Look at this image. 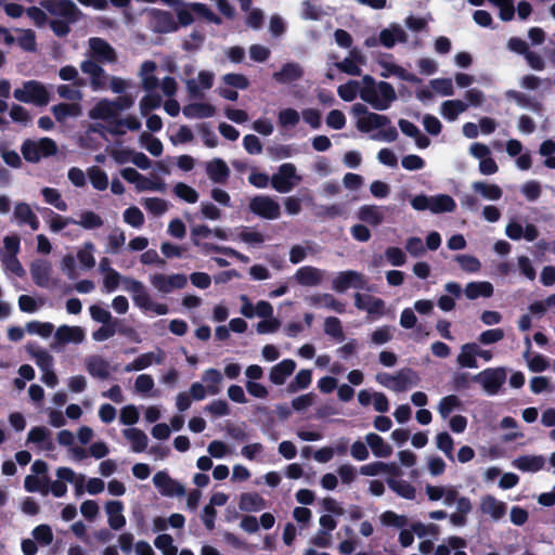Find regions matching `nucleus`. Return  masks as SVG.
Returning <instances> with one entry per match:
<instances>
[{"instance_id":"1","label":"nucleus","mask_w":555,"mask_h":555,"mask_svg":"<svg viewBox=\"0 0 555 555\" xmlns=\"http://www.w3.org/2000/svg\"><path fill=\"white\" fill-rule=\"evenodd\" d=\"M120 284L124 291L130 294L134 306L143 313L166 315L169 312V308L166 304L157 302L152 299L146 286L141 281L131 276L121 275L113 268H106L103 278L104 292L112 293Z\"/></svg>"},{"instance_id":"2","label":"nucleus","mask_w":555,"mask_h":555,"mask_svg":"<svg viewBox=\"0 0 555 555\" xmlns=\"http://www.w3.org/2000/svg\"><path fill=\"white\" fill-rule=\"evenodd\" d=\"M360 98L373 108L387 109L397 99L393 87L385 81L376 82L371 76H364L360 89Z\"/></svg>"},{"instance_id":"3","label":"nucleus","mask_w":555,"mask_h":555,"mask_svg":"<svg viewBox=\"0 0 555 555\" xmlns=\"http://www.w3.org/2000/svg\"><path fill=\"white\" fill-rule=\"evenodd\" d=\"M356 126L361 132L378 130L376 133L372 134V139L377 141L392 142L398 137L396 128L390 126V121L385 115L370 112L362 118H358Z\"/></svg>"},{"instance_id":"4","label":"nucleus","mask_w":555,"mask_h":555,"mask_svg":"<svg viewBox=\"0 0 555 555\" xmlns=\"http://www.w3.org/2000/svg\"><path fill=\"white\" fill-rule=\"evenodd\" d=\"M14 98L24 103H31L37 106H44L50 102V94L46 86L37 80L25 81L13 92Z\"/></svg>"},{"instance_id":"5","label":"nucleus","mask_w":555,"mask_h":555,"mask_svg":"<svg viewBox=\"0 0 555 555\" xmlns=\"http://www.w3.org/2000/svg\"><path fill=\"white\" fill-rule=\"evenodd\" d=\"M151 286L160 295H168L175 291L182 289L188 284V276L183 273L154 272L150 274Z\"/></svg>"},{"instance_id":"6","label":"nucleus","mask_w":555,"mask_h":555,"mask_svg":"<svg viewBox=\"0 0 555 555\" xmlns=\"http://www.w3.org/2000/svg\"><path fill=\"white\" fill-rule=\"evenodd\" d=\"M25 160L38 163L41 158L54 155L57 152L56 143L50 138L26 140L21 147Z\"/></svg>"},{"instance_id":"7","label":"nucleus","mask_w":555,"mask_h":555,"mask_svg":"<svg viewBox=\"0 0 555 555\" xmlns=\"http://www.w3.org/2000/svg\"><path fill=\"white\" fill-rule=\"evenodd\" d=\"M302 180L297 168L292 163L282 164L278 171L271 177L272 188L280 193H288Z\"/></svg>"},{"instance_id":"8","label":"nucleus","mask_w":555,"mask_h":555,"mask_svg":"<svg viewBox=\"0 0 555 555\" xmlns=\"http://www.w3.org/2000/svg\"><path fill=\"white\" fill-rule=\"evenodd\" d=\"M375 378L382 386L397 392L404 391L418 382L416 373L411 370H401L395 375L378 373Z\"/></svg>"},{"instance_id":"9","label":"nucleus","mask_w":555,"mask_h":555,"mask_svg":"<svg viewBox=\"0 0 555 555\" xmlns=\"http://www.w3.org/2000/svg\"><path fill=\"white\" fill-rule=\"evenodd\" d=\"M120 175L126 181L132 183L138 192L165 191V183L162 180L149 179L131 167L124 168Z\"/></svg>"},{"instance_id":"10","label":"nucleus","mask_w":555,"mask_h":555,"mask_svg":"<svg viewBox=\"0 0 555 555\" xmlns=\"http://www.w3.org/2000/svg\"><path fill=\"white\" fill-rule=\"evenodd\" d=\"M474 379L478 382L488 395H495L505 383L506 372L503 367L486 369L478 373Z\"/></svg>"},{"instance_id":"11","label":"nucleus","mask_w":555,"mask_h":555,"mask_svg":"<svg viewBox=\"0 0 555 555\" xmlns=\"http://www.w3.org/2000/svg\"><path fill=\"white\" fill-rule=\"evenodd\" d=\"M249 209L257 216L264 219H278L281 216L280 204L270 196H255L249 202Z\"/></svg>"},{"instance_id":"12","label":"nucleus","mask_w":555,"mask_h":555,"mask_svg":"<svg viewBox=\"0 0 555 555\" xmlns=\"http://www.w3.org/2000/svg\"><path fill=\"white\" fill-rule=\"evenodd\" d=\"M86 339V331L78 325H60L54 332L53 348L67 344H81Z\"/></svg>"},{"instance_id":"13","label":"nucleus","mask_w":555,"mask_h":555,"mask_svg":"<svg viewBox=\"0 0 555 555\" xmlns=\"http://www.w3.org/2000/svg\"><path fill=\"white\" fill-rule=\"evenodd\" d=\"M153 483L162 495L182 496L185 489L182 483L172 479L166 472H158L153 477Z\"/></svg>"},{"instance_id":"14","label":"nucleus","mask_w":555,"mask_h":555,"mask_svg":"<svg viewBox=\"0 0 555 555\" xmlns=\"http://www.w3.org/2000/svg\"><path fill=\"white\" fill-rule=\"evenodd\" d=\"M365 280L357 271H343L336 274L332 282V288L338 293H344L349 288H364Z\"/></svg>"},{"instance_id":"15","label":"nucleus","mask_w":555,"mask_h":555,"mask_svg":"<svg viewBox=\"0 0 555 555\" xmlns=\"http://www.w3.org/2000/svg\"><path fill=\"white\" fill-rule=\"evenodd\" d=\"M215 74L211 70H199L196 77L184 79L190 95L199 96L214 85Z\"/></svg>"},{"instance_id":"16","label":"nucleus","mask_w":555,"mask_h":555,"mask_svg":"<svg viewBox=\"0 0 555 555\" xmlns=\"http://www.w3.org/2000/svg\"><path fill=\"white\" fill-rule=\"evenodd\" d=\"M44 8L54 16L74 22L78 18L79 10L72 0H49Z\"/></svg>"},{"instance_id":"17","label":"nucleus","mask_w":555,"mask_h":555,"mask_svg":"<svg viewBox=\"0 0 555 555\" xmlns=\"http://www.w3.org/2000/svg\"><path fill=\"white\" fill-rule=\"evenodd\" d=\"M12 221L18 225H28L33 231H37L40 227L38 216L35 214L29 204L25 202H16L13 208Z\"/></svg>"},{"instance_id":"18","label":"nucleus","mask_w":555,"mask_h":555,"mask_svg":"<svg viewBox=\"0 0 555 555\" xmlns=\"http://www.w3.org/2000/svg\"><path fill=\"white\" fill-rule=\"evenodd\" d=\"M240 300L242 302L240 312L245 318L258 317L266 319L273 315V307L269 301L259 300L256 305H253L246 295H241Z\"/></svg>"},{"instance_id":"19","label":"nucleus","mask_w":555,"mask_h":555,"mask_svg":"<svg viewBox=\"0 0 555 555\" xmlns=\"http://www.w3.org/2000/svg\"><path fill=\"white\" fill-rule=\"evenodd\" d=\"M354 305L358 309L365 311L375 319L385 314L384 300L372 295L357 293L354 295Z\"/></svg>"},{"instance_id":"20","label":"nucleus","mask_w":555,"mask_h":555,"mask_svg":"<svg viewBox=\"0 0 555 555\" xmlns=\"http://www.w3.org/2000/svg\"><path fill=\"white\" fill-rule=\"evenodd\" d=\"M505 234L513 241H519L525 238L528 242H532L538 238L539 230L532 223L522 225L516 220H511L505 228Z\"/></svg>"},{"instance_id":"21","label":"nucleus","mask_w":555,"mask_h":555,"mask_svg":"<svg viewBox=\"0 0 555 555\" xmlns=\"http://www.w3.org/2000/svg\"><path fill=\"white\" fill-rule=\"evenodd\" d=\"M507 506L503 501L498 500L493 495L487 494L480 499L479 511L482 515L489 517L493 521L501 520L506 514Z\"/></svg>"},{"instance_id":"22","label":"nucleus","mask_w":555,"mask_h":555,"mask_svg":"<svg viewBox=\"0 0 555 555\" xmlns=\"http://www.w3.org/2000/svg\"><path fill=\"white\" fill-rule=\"evenodd\" d=\"M408 33L397 23L389 24L379 33V43L387 49L393 48L397 43L408 42Z\"/></svg>"},{"instance_id":"23","label":"nucleus","mask_w":555,"mask_h":555,"mask_svg":"<svg viewBox=\"0 0 555 555\" xmlns=\"http://www.w3.org/2000/svg\"><path fill=\"white\" fill-rule=\"evenodd\" d=\"M166 358L163 349L157 348L153 351L145 352L137 357L132 362L126 365V372L142 371L153 364H162Z\"/></svg>"},{"instance_id":"24","label":"nucleus","mask_w":555,"mask_h":555,"mask_svg":"<svg viewBox=\"0 0 555 555\" xmlns=\"http://www.w3.org/2000/svg\"><path fill=\"white\" fill-rule=\"evenodd\" d=\"M52 264L47 259H37L30 264V275L39 287H50L52 284Z\"/></svg>"},{"instance_id":"25","label":"nucleus","mask_w":555,"mask_h":555,"mask_svg":"<svg viewBox=\"0 0 555 555\" xmlns=\"http://www.w3.org/2000/svg\"><path fill=\"white\" fill-rule=\"evenodd\" d=\"M82 73L89 76L90 85L94 91L106 88L107 77L104 69L93 60L88 59L80 65Z\"/></svg>"},{"instance_id":"26","label":"nucleus","mask_w":555,"mask_h":555,"mask_svg":"<svg viewBox=\"0 0 555 555\" xmlns=\"http://www.w3.org/2000/svg\"><path fill=\"white\" fill-rule=\"evenodd\" d=\"M512 465L522 473L534 474L544 468L545 457L541 454H525L514 459Z\"/></svg>"},{"instance_id":"27","label":"nucleus","mask_w":555,"mask_h":555,"mask_svg":"<svg viewBox=\"0 0 555 555\" xmlns=\"http://www.w3.org/2000/svg\"><path fill=\"white\" fill-rule=\"evenodd\" d=\"M124 504L118 500H109L104 505V511L107 516V524L113 530H120L126 525V517L124 515Z\"/></svg>"},{"instance_id":"28","label":"nucleus","mask_w":555,"mask_h":555,"mask_svg":"<svg viewBox=\"0 0 555 555\" xmlns=\"http://www.w3.org/2000/svg\"><path fill=\"white\" fill-rule=\"evenodd\" d=\"M360 474L367 477L388 475L395 477L399 475V467L395 462H372L360 467Z\"/></svg>"},{"instance_id":"29","label":"nucleus","mask_w":555,"mask_h":555,"mask_svg":"<svg viewBox=\"0 0 555 555\" xmlns=\"http://www.w3.org/2000/svg\"><path fill=\"white\" fill-rule=\"evenodd\" d=\"M89 48L92 53V57L102 63H114L116 61L114 49L101 38H91L89 40Z\"/></svg>"},{"instance_id":"30","label":"nucleus","mask_w":555,"mask_h":555,"mask_svg":"<svg viewBox=\"0 0 555 555\" xmlns=\"http://www.w3.org/2000/svg\"><path fill=\"white\" fill-rule=\"evenodd\" d=\"M357 217L366 224L378 227L385 220V208L376 205H362L357 211Z\"/></svg>"},{"instance_id":"31","label":"nucleus","mask_w":555,"mask_h":555,"mask_svg":"<svg viewBox=\"0 0 555 555\" xmlns=\"http://www.w3.org/2000/svg\"><path fill=\"white\" fill-rule=\"evenodd\" d=\"M378 66L382 68L380 76L384 78H388L391 76H396L397 78L405 81L415 82L417 81V78L415 75L406 72L403 67L400 65L389 61L382 59L378 61Z\"/></svg>"},{"instance_id":"32","label":"nucleus","mask_w":555,"mask_h":555,"mask_svg":"<svg viewBox=\"0 0 555 555\" xmlns=\"http://www.w3.org/2000/svg\"><path fill=\"white\" fill-rule=\"evenodd\" d=\"M27 442L36 443L41 450L51 451L54 448L51 430L43 426L33 427L27 435Z\"/></svg>"},{"instance_id":"33","label":"nucleus","mask_w":555,"mask_h":555,"mask_svg":"<svg viewBox=\"0 0 555 555\" xmlns=\"http://www.w3.org/2000/svg\"><path fill=\"white\" fill-rule=\"evenodd\" d=\"M456 509L449 515V520L454 527H463L467 524V516L473 509L470 500L460 495L454 502Z\"/></svg>"},{"instance_id":"34","label":"nucleus","mask_w":555,"mask_h":555,"mask_svg":"<svg viewBox=\"0 0 555 555\" xmlns=\"http://www.w3.org/2000/svg\"><path fill=\"white\" fill-rule=\"evenodd\" d=\"M295 369L296 362L292 359H285L271 367L269 378L274 385H283Z\"/></svg>"},{"instance_id":"35","label":"nucleus","mask_w":555,"mask_h":555,"mask_svg":"<svg viewBox=\"0 0 555 555\" xmlns=\"http://www.w3.org/2000/svg\"><path fill=\"white\" fill-rule=\"evenodd\" d=\"M122 436L130 444L131 451L134 453H141L147 448L149 438L146 434L137 427H128L124 429Z\"/></svg>"},{"instance_id":"36","label":"nucleus","mask_w":555,"mask_h":555,"mask_svg":"<svg viewBox=\"0 0 555 555\" xmlns=\"http://www.w3.org/2000/svg\"><path fill=\"white\" fill-rule=\"evenodd\" d=\"M324 272L313 267H301L295 273V280L305 286H317L324 280Z\"/></svg>"},{"instance_id":"37","label":"nucleus","mask_w":555,"mask_h":555,"mask_svg":"<svg viewBox=\"0 0 555 555\" xmlns=\"http://www.w3.org/2000/svg\"><path fill=\"white\" fill-rule=\"evenodd\" d=\"M365 443L372 450L375 457H389L392 454V447L375 433H369L364 437Z\"/></svg>"},{"instance_id":"38","label":"nucleus","mask_w":555,"mask_h":555,"mask_svg":"<svg viewBox=\"0 0 555 555\" xmlns=\"http://www.w3.org/2000/svg\"><path fill=\"white\" fill-rule=\"evenodd\" d=\"M183 115L190 119L209 118L216 114V107L207 102H194L185 105Z\"/></svg>"},{"instance_id":"39","label":"nucleus","mask_w":555,"mask_h":555,"mask_svg":"<svg viewBox=\"0 0 555 555\" xmlns=\"http://www.w3.org/2000/svg\"><path fill=\"white\" fill-rule=\"evenodd\" d=\"M91 119H100V120H113L117 117V112L115 109V104L113 101L102 99L100 100L88 113Z\"/></svg>"},{"instance_id":"40","label":"nucleus","mask_w":555,"mask_h":555,"mask_svg":"<svg viewBox=\"0 0 555 555\" xmlns=\"http://www.w3.org/2000/svg\"><path fill=\"white\" fill-rule=\"evenodd\" d=\"M477 344L467 343L461 346L456 363L463 369H477Z\"/></svg>"},{"instance_id":"41","label":"nucleus","mask_w":555,"mask_h":555,"mask_svg":"<svg viewBox=\"0 0 555 555\" xmlns=\"http://www.w3.org/2000/svg\"><path fill=\"white\" fill-rule=\"evenodd\" d=\"M266 507L263 498L255 492H244L238 498V508L243 512L256 513Z\"/></svg>"},{"instance_id":"42","label":"nucleus","mask_w":555,"mask_h":555,"mask_svg":"<svg viewBox=\"0 0 555 555\" xmlns=\"http://www.w3.org/2000/svg\"><path fill=\"white\" fill-rule=\"evenodd\" d=\"M206 172L208 178L215 183H223L230 175V169L222 159L215 158L207 163Z\"/></svg>"},{"instance_id":"43","label":"nucleus","mask_w":555,"mask_h":555,"mask_svg":"<svg viewBox=\"0 0 555 555\" xmlns=\"http://www.w3.org/2000/svg\"><path fill=\"white\" fill-rule=\"evenodd\" d=\"M86 369L91 376L96 378L105 379L111 374L109 363L98 356L90 357L86 360Z\"/></svg>"},{"instance_id":"44","label":"nucleus","mask_w":555,"mask_h":555,"mask_svg":"<svg viewBox=\"0 0 555 555\" xmlns=\"http://www.w3.org/2000/svg\"><path fill=\"white\" fill-rule=\"evenodd\" d=\"M474 192L478 193L482 198L487 201H498L502 197V189L494 183L486 181H475L470 184Z\"/></svg>"},{"instance_id":"45","label":"nucleus","mask_w":555,"mask_h":555,"mask_svg":"<svg viewBox=\"0 0 555 555\" xmlns=\"http://www.w3.org/2000/svg\"><path fill=\"white\" fill-rule=\"evenodd\" d=\"M202 380L207 388L208 395L216 396L221 391L223 376L219 370L212 367L205 370Z\"/></svg>"},{"instance_id":"46","label":"nucleus","mask_w":555,"mask_h":555,"mask_svg":"<svg viewBox=\"0 0 555 555\" xmlns=\"http://www.w3.org/2000/svg\"><path fill=\"white\" fill-rule=\"evenodd\" d=\"M493 285L488 281L470 282L464 288L465 296L470 299L478 297H491L493 295Z\"/></svg>"},{"instance_id":"47","label":"nucleus","mask_w":555,"mask_h":555,"mask_svg":"<svg viewBox=\"0 0 555 555\" xmlns=\"http://www.w3.org/2000/svg\"><path fill=\"white\" fill-rule=\"evenodd\" d=\"M468 107V104L461 100H448L444 101L440 106L441 116L449 120L454 121L460 114L464 113Z\"/></svg>"},{"instance_id":"48","label":"nucleus","mask_w":555,"mask_h":555,"mask_svg":"<svg viewBox=\"0 0 555 555\" xmlns=\"http://www.w3.org/2000/svg\"><path fill=\"white\" fill-rule=\"evenodd\" d=\"M302 76V69L298 64L287 63L281 70L273 74V78L280 83H291Z\"/></svg>"},{"instance_id":"49","label":"nucleus","mask_w":555,"mask_h":555,"mask_svg":"<svg viewBox=\"0 0 555 555\" xmlns=\"http://www.w3.org/2000/svg\"><path fill=\"white\" fill-rule=\"evenodd\" d=\"M75 224L85 230H95L104 224V220L100 215L92 210H82L79 212L78 219H75Z\"/></svg>"},{"instance_id":"50","label":"nucleus","mask_w":555,"mask_h":555,"mask_svg":"<svg viewBox=\"0 0 555 555\" xmlns=\"http://www.w3.org/2000/svg\"><path fill=\"white\" fill-rule=\"evenodd\" d=\"M429 205L433 214L451 212L456 207L454 199L447 194L430 196Z\"/></svg>"},{"instance_id":"51","label":"nucleus","mask_w":555,"mask_h":555,"mask_svg":"<svg viewBox=\"0 0 555 555\" xmlns=\"http://www.w3.org/2000/svg\"><path fill=\"white\" fill-rule=\"evenodd\" d=\"M309 301L315 307L327 308L338 313H343L345 311V305L336 300L330 294H319L311 296Z\"/></svg>"},{"instance_id":"52","label":"nucleus","mask_w":555,"mask_h":555,"mask_svg":"<svg viewBox=\"0 0 555 555\" xmlns=\"http://www.w3.org/2000/svg\"><path fill=\"white\" fill-rule=\"evenodd\" d=\"M155 69L156 64L151 61L144 62L141 66L140 77L142 87L147 92L153 91L158 86L157 78L154 75Z\"/></svg>"},{"instance_id":"53","label":"nucleus","mask_w":555,"mask_h":555,"mask_svg":"<svg viewBox=\"0 0 555 555\" xmlns=\"http://www.w3.org/2000/svg\"><path fill=\"white\" fill-rule=\"evenodd\" d=\"M301 118V114L293 107L281 108L278 113V125L282 129L296 127Z\"/></svg>"},{"instance_id":"54","label":"nucleus","mask_w":555,"mask_h":555,"mask_svg":"<svg viewBox=\"0 0 555 555\" xmlns=\"http://www.w3.org/2000/svg\"><path fill=\"white\" fill-rule=\"evenodd\" d=\"M461 406L462 400L457 396L448 395L439 400L437 411L440 416L446 420L452 412L461 409Z\"/></svg>"},{"instance_id":"55","label":"nucleus","mask_w":555,"mask_h":555,"mask_svg":"<svg viewBox=\"0 0 555 555\" xmlns=\"http://www.w3.org/2000/svg\"><path fill=\"white\" fill-rule=\"evenodd\" d=\"M389 488L396 492L399 496L405 500H414L416 495V489L405 480H397L390 477L387 480Z\"/></svg>"},{"instance_id":"56","label":"nucleus","mask_w":555,"mask_h":555,"mask_svg":"<svg viewBox=\"0 0 555 555\" xmlns=\"http://www.w3.org/2000/svg\"><path fill=\"white\" fill-rule=\"evenodd\" d=\"M51 111L57 121H64L67 117H78L81 114L79 104L61 103L51 107Z\"/></svg>"},{"instance_id":"57","label":"nucleus","mask_w":555,"mask_h":555,"mask_svg":"<svg viewBox=\"0 0 555 555\" xmlns=\"http://www.w3.org/2000/svg\"><path fill=\"white\" fill-rule=\"evenodd\" d=\"M87 176L91 185L98 191H104L108 186L107 173L96 166L87 169Z\"/></svg>"},{"instance_id":"58","label":"nucleus","mask_w":555,"mask_h":555,"mask_svg":"<svg viewBox=\"0 0 555 555\" xmlns=\"http://www.w3.org/2000/svg\"><path fill=\"white\" fill-rule=\"evenodd\" d=\"M94 245L91 242H86L77 250V259L83 269L90 270L95 266Z\"/></svg>"},{"instance_id":"59","label":"nucleus","mask_w":555,"mask_h":555,"mask_svg":"<svg viewBox=\"0 0 555 555\" xmlns=\"http://www.w3.org/2000/svg\"><path fill=\"white\" fill-rule=\"evenodd\" d=\"M236 237L253 247L260 246L264 242V236L255 230L241 228L236 231Z\"/></svg>"},{"instance_id":"60","label":"nucleus","mask_w":555,"mask_h":555,"mask_svg":"<svg viewBox=\"0 0 555 555\" xmlns=\"http://www.w3.org/2000/svg\"><path fill=\"white\" fill-rule=\"evenodd\" d=\"M436 448L440 450L450 461H454V440L447 431L439 433L435 438Z\"/></svg>"},{"instance_id":"61","label":"nucleus","mask_w":555,"mask_h":555,"mask_svg":"<svg viewBox=\"0 0 555 555\" xmlns=\"http://www.w3.org/2000/svg\"><path fill=\"white\" fill-rule=\"evenodd\" d=\"M41 194H42V196L44 198V202L47 204L52 205L53 207H55L60 211H66L67 210V204L62 198V195L59 192V190H56L54 188H43L41 190Z\"/></svg>"},{"instance_id":"62","label":"nucleus","mask_w":555,"mask_h":555,"mask_svg":"<svg viewBox=\"0 0 555 555\" xmlns=\"http://www.w3.org/2000/svg\"><path fill=\"white\" fill-rule=\"evenodd\" d=\"M25 330L30 335L48 338L53 333L54 325L50 322L31 321L26 324Z\"/></svg>"},{"instance_id":"63","label":"nucleus","mask_w":555,"mask_h":555,"mask_svg":"<svg viewBox=\"0 0 555 555\" xmlns=\"http://www.w3.org/2000/svg\"><path fill=\"white\" fill-rule=\"evenodd\" d=\"M362 56L357 51L351 52V57H347L343 60L341 62L337 63L336 66L344 73H347L349 75L358 76L361 73L360 67L358 66L357 62H361Z\"/></svg>"},{"instance_id":"64","label":"nucleus","mask_w":555,"mask_h":555,"mask_svg":"<svg viewBox=\"0 0 555 555\" xmlns=\"http://www.w3.org/2000/svg\"><path fill=\"white\" fill-rule=\"evenodd\" d=\"M144 208L154 216H162L168 210V203L158 197H146L142 199Z\"/></svg>"}]
</instances>
